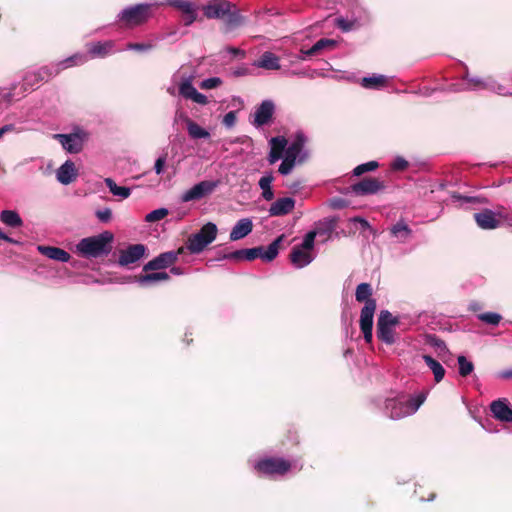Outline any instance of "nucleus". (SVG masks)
Listing matches in <instances>:
<instances>
[{"instance_id":"obj_1","label":"nucleus","mask_w":512,"mask_h":512,"mask_svg":"<svg viewBox=\"0 0 512 512\" xmlns=\"http://www.w3.org/2000/svg\"><path fill=\"white\" fill-rule=\"evenodd\" d=\"M373 288L370 283H360L356 287L355 299L359 303H364L360 312L359 326L363 333L366 343H371L373 339V318L377 308L376 299L372 298Z\"/></svg>"},{"instance_id":"obj_2","label":"nucleus","mask_w":512,"mask_h":512,"mask_svg":"<svg viewBox=\"0 0 512 512\" xmlns=\"http://www.w3.org/2000/svg\"><path fill=\"white\" fill-rule=\"evenodd\" d=\"M425 400L424 392L416 396L400 394L395 398H387L384 409L389 418L397 420L415 413Z\"/></svg>"},{"instance_id":"obj_3","label":"nucleus","mask_w":512,"mask_h":512,"mask_svg":"<svg viewBox=\"0 0 512 512\" xmlns=\"http://www.w3.org/2000/svg\"><path fill=\"white\" fill-rule=\"evenodd\" d=\"M113 240V233L104 231L96 236L81 239L76 245V250L82 257L98 258L111 252Z\"/></svg>"},{"instance_id":"obj_4","label":"nucleus","mask_w":512,"mask_h":512,"mask_svg":"<svg viewBox=\"0 0 512 512\" xmlns=\"http://www.w3.org/2000/svg\"><path fill=\"white\" fill-rule=\"evenodd\" d=\"M152 9L153 5L146 3L127 7L118 15L119 22L128 29L143 25L152 17Z\"/></svg>"},{"instance_id":"obj_5","label":"nucleus","mask_w":512,"mask_h":512,"mask_svg":"<svg viewBox=\"0 0 512 512\" xmlns=\"http://www.w3.org/2000/svg\"><path fill=\"white\" fill-rule=\"evenodd\" d=\"M217 232L218 229L214 223H206L197 233L188 237L186 248L192 254H198L202 252L210 243L216 239Z\"/></svg>"},{"instance_id":"obj_6","label":"nucleus","mask_w":512,"mask_h":512,"mask_svg":"<svg viewBox=\"0 0 512 512\" xmlns=\"http://www.w3.org/2000/svg\"><path fill=\"white\" fill-rule=\"evenodd\" d=\"M400 324L399 317L393 316L388 310H382L376 325L377 338L387 345L395 343V327Z\"/></svg>"},{"instance_id":"obj_7","label":"nucleus","mask_w":512,"mask_h":512,"mask_svg":"<svg viewBox=\"0 0 512 512\" xmlns=\"http://www.w3.org/2000/svg\"><path fill=\"white\" fill-rule=\"evenodd\" d=\"M291 467L289 460L280 457L262 458L254 465L255 471L265 476H283L291 470Z\"/></svg>"},{"instance_id":"obj_8","label":"nucleus","mask_w":512,"mask_h":512,"mask_svg":"<svg viewBox=\"0 0 512 512\" xmlns=\"http://www.w3.org/2000/svg\"><path fill=\"white\" fill-rule=\"evenodd\" d=\"M283 240L284 235L282 234L278 236L272 243H270L267 248L263 246H257L250 249H246V260L253 261L256 258H260L266 262L273 261L279 253V249L281 247Z\"/></svg>"},{"instance_id":"obj_9","label":"nucleus","mask_w":512,"mask_h":512,"mask_svg":"<svg viewBox=\"0 0 512 512\" xmlns=\"http://www.w3.org/2000/svg\"><path fill=\"white\" fill-rule=\"evenodd\" d=\"M386 188L385 182L374 177H365L357 183L352 184L348 191L356 196L377 194Z\"/></svg>"},{"instance_id":"obj_10","label":"nucleus","mask_w":512,"mask_h":512,"mask_svg":"<svg viewBox=\"0 0 512 512\" xmlns=\"http://www.w3.org/2000/svg\"><path fill=\"white\" fill-rule=\"evenodd\" d=\"M62 71L61 67L42 66L36 71L29 72L23 79L25 89L38 86L41 82H47Z\"/></svg>"},{"instance_id":"obj_11","label":"nucleus","mask_w":512,"mask_h":512,"mask_svg":"<svg viewBox=\"0 0 512 512\" xmlns=\"http://www.w3.org/2000/svg\"><path fill=\"white\" fill-rule=\"evenodd\" d=\"M218 181L204 180L195 184L192 188L184 192L181 196L182 202H190L200 200L211 194L218 186Z\"/></svg>"},{"instance_id":"obj_12","label":"nucleus","mask_w":512,"mask_h":512,"mask_svg":"<svg viewBox=\"0 0 512 512\" xmlns=\"http://www.w3.org/2000/svg\"><path fill=\"white\" fill-rule=\"evenodd\" d=\"M274 113V102L272 100H264L256 107L251 124L257 128L268 125L272 122Z\"/></svg>"},{"instance_id":"obj_13","label":"nucleus","mask_w":512,"mask_h":512,"mask_svg":"<svg viewBox=\"0 0 512 512\" xmlns=\"http://www.w3.org/2000/svg\"><path fill=\"white\" fill-rule=\"evenodd\" d=\"M147 248L143 244H132L126 249L120 251L118 263L121 266H129L139 261L146 252Z\"/></svg>"},{"instance_id":"obj_14","label":"nucleus","mask_w":512,"mask_h":512,"mask_svg":"<svg viewBox=\"0 0 512 512\" xmlns=\"http://www.w3.org/2000/svg\"><path fill=\"white\" fill-rule=\"evenodd\" d=\"M231 6L226 0H211L203 7V12L208 19H220L230 12Z\"/></svg>"},{"instance_id":"obj_15","label":"nucleus","mask_w":512,"mask_h":512,"mask_svg":"<svg viewBox=\"0 0 512 512\" xmlns=\"http://www.w3.org/2000/svg\"><path fill=\"white\" fill-rule=\"evenodd\" d=\"M54 138L57 139L69 153H79L83 149L84 139L81 133L55 134Z\"/></svg>"},{"instance_id":"obj_16","label":"nucleus","mask_w":512,"mask_h":512,"mask_svg":"<svg viewBox=\"0 0 512 512\" xmlns=\"http://www.w3.org/2000/svg\"><path fill=\"white\" fill-rule=\"evenodd\" d=\"M493 417L501 422H512V407L506 398H499L490 404Z\"/></svg>"},{"instance_id":"obj_17","label":"nucleus","mask_w":512,"mask_h":512,"mask_svg":"<svg viewBox=\"0 0 512 512\" xmlns=\"http://www.w3.org/2000/svg\"><path fill=\"white\" fill-rule=\"evenodd\" d=\"M165 2L183 13L186 26L191 25L197 19V8L192 2L186 0H165Z\"/></svg>"},{"instance_id":"obj_18","label":"nucleus","mask_w":512,"mask_h":512,"mask_svg":"<svg viewBox=\"0 0 512 512\" xmlns=\"http://www.w3.org/2000/svg\"><path fill=\"white\" fill-rule=\"evenodd\" d=\"M175 264V255L168 252L159 254L143 266L144 272L163 270Z\"/></svg>"},{"instance_id":"obj_19","label":"nucleus","mask_w":512,"mask_h":512,"mask_svg":"<svg viewBox=\"0 0 512 512\" xmlns=\"http://www.w3.org/2000/svg\"><path fill=\"white\" fill-rule=\"evenodd\" d=\"M474 219L477 225L484 230L496 229L500 226V220L496 218L492 210L484 209L481 212L474 214Z\"/></svg>"},{"instance_id":"obj_20","label":"nucleus","mask_w":512,"mask_h":512,"mask_svg":"<svg viewBox=\"0 0 512 512\" xmlns=\"http://www.w3.org/2000/svg\"><path fill=\"white\" fill-rule=\"evenodd\" d=\"M269 144L268 162L274 164L283 157V153L286 151L287 139L284 136L273 137L270 139Z\"/></svg>"},{"instance_id":"obj_21","label":"nucleus","mask_w":512,"mask_h":512,"mask_svg":"<svg viewBox=\"0 0 512 512\" xmlns=\"http://www.w3.org/2000/svg\"><path fill=\"white\" fill-rule=\"evenodd\" d=\"M339 222V218L336 216L327 217L322 220H319L315 223L314 232H317V236H323V241H327L330 239L331 234L337 227Z\"/></svg>"},{"instance_id":"obj_22","label":"nucleus","mask_w":512,"mask_h":512,"mask_svg":"<svg viewBox=\"0 0 512 512\" xmlns=\"http://www.w3.org/2000/svg\"><path fill=\"white\" fill-rule=\"evenodd\" d=\"M295 207V200L291 197L277 199L269 208L270 216H284L290 213Z\"/></svg>"},{"instance_id":"obj_23","label":"nucleus","mask_w":512,"mask_h":512,"mask_svg":"<svg viewBox=\"0 0 512 512\" xmlns=\"http://www.w3.org/2000/svg\"><path fill=\"white\" fill-rule=\"evenodd\" d=\"M77 175L75 164L70 160H67L57 170V180L64 185H68L75 181Z\"/></svg>"},{"instance_id":"obj_24","label":"nucleus","mask_w":512,"mask_h":512,"mask_svg":"<svg viewBox=\"0 0 512 512\" xmlns=\"http://www.w3.org/2000/svg\"><path fill=\"white\" fill-rule=\"evenodd\" d=\"M37 250L47 258L63 263L68 262L71 258L67 251L54 246L39 245Z\"/></svg>"},{"instance_id":"obj_25","label":"nucleus","mask_w":512,"mask_h":512,"mask_svg":"<svg viewBox=\"0 0 512 512\" xmlns=\"http://www.w3.org/2000/svg\"><path fill=\"white\" fill-rule=\"evenodd\" d=\"M253 229V223L248 218H243L237 221L235 226L232 228L230 232V239L232 241L240 240L246 237L249 233H251Z\"/></svg>"},{"instance_id":"obj_26","label":"nucleus","mask_w":512,"mask_h":512,"mask_svg":"<svg viewBox=\"0 0 512 512\" xmlns=\"http://www.w3.org/2000/svg\"><path fill=\"white\" fill-rule=\"evenodd\" d=\"M88 53L92 58H103L106 57L113 49L114 42L107 40L104 42H94L87 45Z\"/></svg>"},{"instance_id":"obj_27","label":"nucleus","mask_w":512,"mask_h":512,"mask_svg":"<svg viewBox=\"0 0 512 512\" xmlns=\"http://www.w3.org/2000/svg\"><path fill=\"white\" fill-rule=\"evenodd\" d=\"M290 261L297 268H303L312 261V257L307 250L294 246L290 253Z\"/></svg>"},{"instance_id":"obj_28","label":"nucleus","mask_w":512,"mask_h":512,"mask_svg":"<svg viewBox=\"0 0 512 512\" xmlns=\"http://www.w3.org/2000/svg\"><path fill=\"white\" fill-rule=\"evenodd\" d=\"M306 143V137L303 132H297L293 142L286 148L285 155L294 160L302 152Z\"/></svg>"},{"instance_id":"obj_29","label":"nucleus","mask_w":512,"mask_h":512,"mask_svg":"<svg viewBox=\"0 0 512 512\" xmlns=\"http://www.w3.org/2000/svg\"><path fill=\"white\" fill-rule=\"evenodd\" d=\"M279 57L272 52H264L257 62V66L267 70H278L280 69Z\"/></svg>"},{"instance_id":"obj_30","label":"nucleus","mask_w":512,"mask_h":512,"mask_svg":"<svg viewBox=\"0 0 512 512\" xmlns=\"http://www.w3.org/2000/svg\"><path fill=\"white\" fill-rule=\"evenodd\" d=\"M187 125L188 134L193 139L208 138L209 132L191 120L188 116H181Z\"/></svg>"},{"instance_id":"obj_31","label":"nucleus","mask_w":512,"mask_h":512,"mask_svg":"<svg viewBox=\"0 0 512 512\" xmlns=\"http://www.w3.org/2000/svg\"><path fill=\"white\" fill-rule=\"evenodd\" d=\"M170 279V276L167 272H145V274H140L137 277V281L140 285L145 286L152 284L157 281H168Z\"/></svg>"},{"instance_id":"obj_32","label":"nucleus","mask_w":512,"mask_h":512,"mask_svg":"<svg viewBox=\"0 0 512 512\" xmlns=\"http://www.w3.org/2000/svg\"><path fill=\"white\" fill-rule=\"evenodd\" d=\"M390 233L393 237L398 239L400 242H405L412 235V230L407 224L402 221L397 222L390 229Z\"/></svg>"},{"instance_id":"obj_33","label":"nucleus","mask_w":512,"mask_h":512,"mask_svg":"<svg viewBox=\"0 0 512 512\" xmlns=\"http://www.w3.org/2000/svg\"><path fill=\"white\" fill-rule=\"evenodd\" d=\"M423 360L433 372L435 381L439 383L445 375V369L443 366L430 355H423Z\"/></svg>"},{"instance_id":"obj_34","label":"nucleus","mask_w":512,"mask_h":512,"mask_svg":"<svg viewBox=\"0 0 512 512\" xmlns=\"http://www.w3.org/2000/svg\"><path fill=\"white\" fill-rule=\"evenodd\" d=\"M274 180L272 173H268L262 176L258 182L259 187L262 189V197L266 201H271L274 198V192L271 188V183Z\"/></svg>"},{"instance_id":"obj_35","label":"nucleus","mask_w":512,"mask_h":512,"mask_svg":"<svg viewBox=\"0 0 512 512\" xmlns=\"http://www.w3.org/2000/svg\"><path fill=\"white\" fill-rule=\"evenodd\" d=\"M0 220L10 227H21L23 221L19 214L13 210H3L0 214Z\"/></svg>"},{"instance_id":"obj_36","label":"nucleus","mask_w":512,"mask_h":512,"mask_svg":"<svg viewBox=\"0 0 512 512\" xmlns=\"http://www.w3.org/2000/svg\"><path fill=\"white\" fill-rule=\"evenodd\" d=\"M388 82L384 75H373L362 79V86L368 89H379L384 87Z\"/></svg>"},{"instance_id":"obj_37","label":"nucleus","mask_w":512,"mask_h":512,"mask_svg":"<svg viewBox=\"0 0 512 512\" xmlns=\"http://www.w3.org/2000/svg\"><path fill=\"white\" fill-rule=\"evenodd\" d=\"M337 42L333 39L322 38L318 40L307 52L309 56L317 55L323 49H333Z\"/></svg>"},{"instance_id":"obj_38","label":"nucleus","mask_w":512,"mask_h":512,"mask_svg":"<svg viewBox=\"0 0 512 512\" xmlns=\"http://www.w3.org/2000/svg\"><path fill=\"white\" fill-rule=\"evenodd\" d=\"M104 182L109 188L110 192L115 196H120L121 198L125 199L128 198L131 194L130 188L118 186L112 178H105Z\"/></svg>"},{"instance_id":"obj_39","label":"nucleus","mask_w":512,"mask_h":512,"mask_svg":"<svg viewBox=\"0 0 512 512\" xmlns=\"http://www.w3.org/2000/svg\"><path fill=\"white\" fill-rule=\"evenodd\" d=\"M458 365H459V374L462 377H467L470 375L474 369V365L471 361H468L467 358L463 355L458 357Z\"/></svg>"},{"instance_id":"obj_40","label":"nucleus","mask_w":512,"mask_h":512,"mask_svg":"<svg viewBox=\"0 0 512 512\" xmlns=\"http://www.w3.org/2000/svg\"><path fill=\"white\" fill-rule=\"evenodd\" d=\"M378 167H379V163L377 161H369V162H366V163L356 166L353 169V175L361 176L364 173L376 170Z\"/></svg>"},{"instance_id":"obj_41","label":"nucleus","mask_w":512,"mask_h":512,"mask_svg":"<svg viewBox=\"0 0 512 512\" xmlns=\"http://www.w3.org/2000/svg\"><path fill=\"white\" fill-rule=\"evenodd\" d=\"M85 61V57L82 56V55H79V54H75L73 56H70L60 62H58L56 64V67L55 68H58V67H61L62 70L67 68V67H71V66H74V65H77L79 63H83Z\"/></svg>"},{"instance_id":"obj_42","label":"nucleus","mask_w":512,"mask_h":512,"mask_svg":"<svg viewBox=\"0 0 512 512\" xmlns=\"http://www.w3.org/2000/svg\"><path fill=\"white\" fill-rule=\"evenodd\" d=\"M196 92V88L192 85V83L189 80H185L179 86L180 95L186 99H192Z\"/></svg>"},{"instance_id":"obj_43","label":"nucleus","mask_w":512,"mask_h":512,"mask_svg":"<svg viewBox=\"0 0 512 512\" xmlns=\"http://www.w3.org/2000/svg\"><path fill=\"white\" fill-rule=\"evenodd\" d=\"M477 317L480 321L494 326L498 325L502 319V316L495 312L481 313Z\"/></svg>"},{"instance_id":"obj_44","label":"nucleus","mask_w":512,"mask_h":512,"mask_svg":"<svg viewBox=\"0 0 512 512\" xmlns=\"http://www.w3.org/2000/svg\"><path fill=\"white\" fill-rule=\"evenodd\" d=\"M168 215V210L166 208H159L151 211L145 216V221L149 223L157 222L162 220Z\"/></svg>"},{"instance_id":"obj_45","label":"nucleus","mask_w":512,"mask_h":512,"mask_svg":"<svg viewBox=\"0 0 512 512\" xmlns=\"http://www.w3.org/2000/svg\"><path fill=\"white\" fill-rule=\"evenodd\" d=\"M295 163H296V160L289 158L288 156L285 155L282 163L280 164V166L278 168V172L282 175H288L294 168Z\"/></svg>"},{"instance_id":"obj_46","label":"nucleus","mask_w":512,"mask_h":512,"mask_svg":"<svg viewBox=\"0 0 512 512\" xmlns=\"http://www.w3.org/2000/svg\"><path fill=\"white\" fill-rule=\"evenodd\" d=\"M316 236H317V232H314V230L308 232L305 235L302 244L298 245V246L303 248V249H305V250H307V251L313 249Z\"/></svg>"},{"instance_id":"obj_47","label":"nucleus","mask_w":512,"mask_h":512,"mask_svg":"<svg viewBox=\"0 0 512 512\" xmlns=\"http://www.w3.org/2000/svg\"><path fill=\"white\" fill-rule=\"evenodd\" d=\"M429 344L437 350L439 356H442V353L448 352L445 342L436 336L430 338Z\"/></svg>"},{"instance_id":"obj_48","label":"nucleus","mask_w":512,"mask_h":512,"mask_svg":"<svg viewBox=\"0 0 512 512\" xmlns=\"http://www.w3.org/2000/svg\"><path fill=\"white\" fill-rule=\"evenodd\" d=\"M227 20L226 23L230 28H235L242 24L243 17L237 13H232L231 11L226 15Z\"/></svg>"},{"instance_id":"obj_49","label":"nucleus","mask_w":512,"mask_h":512,"mask_svg":"<svg viewBox=\"0 0 512 512\" xmlns=\"http://www.w3.org/2000/svg\"><path fill=\"white\" fill-rule=\"evenodd\" d=\"M222 84V80L218 77H211L203 80L200 84L202 89H213Z\"/></svg>"},{"instance_id":"obj_50","label":"nucleus","mask_w":512,"mask_h":512,"mask_svg":"<svg viewBox=\"0 0 512 512\" xmlns=\"http://www.w3.org/2000/svg\"><path fill=\"white\" fill-rule=\"evenodd\" d=\"M153 44L151 43H128L127 44V49L129 50H135V51H139V52H144V51H149L151 49H153Z\"/></svg>"},{"instance_id":"obj_51","label":"nucleus","mask_w":512,"mask_h":512,"mask_svg":"<svg viewBox=\"0 0 512 512\" xmlns=\"http://www.w3.org/2000/svg\"><path fill=\"white\" fill-rule=\"evenodd\" d=\"M96 217L102 223H108L112 219V211L110 208H105L96 211Z\"/></svg>"},{"instance_id":"obj_52","label":"nucleus","mask_w":512,"mask_h":512,"mask_svg":"<svg viewBox=\"0 0 512 512\" xmlns=\"http://www.w3.org/2000/svg\"><path fill=\"white\" fill-rule=\"evenodd\" d=\"M246 249H240L228 254H224V259H234V260H246Z\"/></svg>"},{"instance_id":"obj_53","label":"nucleus","mask_w":512,"mask_h":512,"mask_svg":"<svg viewBox=\"0 0 512 512\" xmlns=\"http://www.w3.org/2000/svg\"><path fill=\"white\" fill-rule=\"evenodd\" d=\"M408 161L402 157H397L391 164V169L394 171H403L408 167Z\"/></svg>"},{"instance_id":"obj_54","label":"nucleus","mask_w":512,"mask_h":512,"mask_svg":"<svg viewBox=\"0 0 512 512\" xmlns=\"http://www.w3.org/2000/svg\"><path fill=\"white\" fill-rule=\"evenodd\" d=\"M166 158L167 154L165 153L155 161L154 170L157 175H160L163 172L166 163Z\"/></svg>"},{"instance_id":"obj_55","label":"nucleus","mask_w":512,"mask_h":512,"mask_svg":"<svg viewBox=\"0 0 512 512\" xmlns=\"http://www.w3.org/2000/svg\"><path fill=\"white\" fill-rule=\"evenodd\" d=\"M330 207L333 209H343L347 207V201L339 197L333 198L330 201Z\"/></svg>"},{"instance_id":"obj_56","label":"nucleus","mask_w":512,"mask_h":512,"mask_svg":"<svg viewBox=\"0 0 512 512\" xmlns=\"http://www.w3.org/2000/svg\"><path fill=\"white\" fill-rule=\"evenodd\" d=\"M235 122H236V112L235 111L228 112L223 118V124L226 125L227 127L233 126L235 124Z\"/></svg>"},{"instance_id":"obj_57","label":"nucleus","mask_w":512,"mask_h":512,"mask_svg":"<svg viewBox=\"0 0 512 512\" xmlns=\"http://www.w3.org/2000/svg\"><path fill=\"white\" fill-rule=\"evenodd\" d=\"M191 100L201 105H206L208 103L207 97L198 91L194 94V97Z\"/></svg>"},{"instance_id":"obj_58","label":"nucleus","mask_w":512,"mask_h":512,"mask_svg":"<svg viewBox=\"0 0 512 512\" xmlns=\"http://www.w3.org/2000/svg\"><path fill=\"white\" fill-rule=\"evenodd\" d=\"M336 24L339 28H341L343 31H349L352 28V24L350 22H347L343 18H338L336 20Z\"/></svg>"},{"instance_id":"obj_59","label":"nucleus","mask_w":512,"mask_h":512,"mask_svg":"<svg viewBox=\"0 0 512 512\" xmlns=\"http://www.w3.org/2000/svg\"><path fill=\"white\" fill-rule=\"evenodd\" d=\"M453 198L463 200L465 202H480V199L478 197H466L462 195H453Z\"/></svg>"},{"instance_id":"obj_60","label":"nucleus","mask_w":512,"mask_h":512,"mask_svg":"<svg viewBox=\"0 0 512 512\" xmlns=\"http://www.w3.org/2000/svg\"><path fill=\"white\" fill-rule=\"evenodd\" d=\"M354 222H359L361 224V226L364 228V229H367V228H370V224L368 223L367 220H365L364 218H361V217H355L353 219Z\"/></svg>"},{"instance_id":"obj_61","label":"nucleus","mask_w":512,"mask_h":512,"mask_svg":"<svg viewBox=\"0 0 512 512\" xmlns=\"http://www.w3.org/2000/svg\"><path fill=\"white\" fill-rule=\"evenodd\" d=\"M288 433L291 435V441L294 443V444H298L299 443V437H298V434H297V431L296 430H289Z\"/></svg>"},{"instance_id":"obj_62","label":"nucleus","mask_w":512,"mask_h":512,"mask_svg":"<svg viewBox=\"0 0 512 512\" xmlns=\"http://www.w3.org/2000/svg\"><path fill=\"white\" fill-rule=\"evenodd\" d=\"M500 377L503 379H511L512 378V368L502 371L500 373Z\"/></svg>"},{"instance_id":"obj_63","label":"nucleus","mask_w":512,"mask_h":512,"mask_svg":"<svg viewBox=\"0 0 512 512\" xmlns=\"http://www.w3.org/2000/svg\"><path fill=\"white\" fill-rule=\"evenodd\" d=\"M13 130V126L12 125H5L3 127L0 128V139L3 137V135L6 133V132H9V131H12Z\"/></svg>"},{"instance_id":"obj_64","label":"nucleus","mask_w":512,"mask_h":512,"mask_svg":"<svg viewBox=\"0 0 512 512\" xmlns=\"http://www.w3.org/2000/svg\"><path fill=\"white\" fill-rule=\"evenodd\" d=\"M287 186H288V188H289V189L296 191V190H298L299 188H301V182H299V181H294V182H292V183L288 184Z\"/></svg>"}]
</instances>
